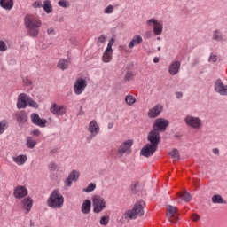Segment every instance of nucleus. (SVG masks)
<instances>
[{"label":"nucleus","mask_w":227,"mask_h":227,"mask_svg":"<svg viewBox=\"0 0 227 227\" xmlns=\"http://www.w3.org/2000/svg\"><path fill=\"white\" fill-rule=\"evenodd\" d=\"M13 196L16 200H22L27 196V188L22 185L16 186L13 191Z\"/></svg>","instance_id":"16"},{"label":"nucleus","mask_w":227,"mask_h":227,"mask_svg":"<svg viewBox=\"0 0 227 227\" xmlns=\"http://www.w3.org/2000/svg\"><path fill=\"white\" fill-rule=\"evenodd\" d=\"M183 96L182 92H176V98H182Z\"/></svg>","instance_id":"53"},{"label":"nucleus","mask_w":227,"mask_h":227,"mask_svg":"<svg viewBox=\"0 0 227 227\" xmlns=\"http://www.w3.org/2000/svg\"><path fill=\"white\" fill-rule=\"evenodd\" d=\"M32 134H33L34 136H40V130H34V131L32 132Z\"/></svg>","instance_id":"54"},{"label":"nucleus","mask_w":227,"mask_h":227,"mask_svg":"<svg viewBox=\"0 0 227 227\" xmlns=\"http://www.w3.org/2000/svg\"><path fill=\"white\" fill-rule=\"evenodd\" d=\"M192 221H200V215H192Z\"/></svg>","instance_id":"49"},{"label":"nucleus","mask_w":227,"mask_h":227,"mask_svg":"<svg viewBox=\"0 0 227 227\" xmlns=\"http://www.w3.org/2000/svg\"><path fill=\"white\" fill-rule=\"evenodd\" d=\"M136 75L132 71H129L125 74V80L126 81H131V79Z\"/></svg>","instance_id":"46"},{"label":"nucleus","mask_w":227,"mask_h":227,"mask_svg":"<svg viewBox=\"0 0 227 227\" xmlns=\"http://www.w3.org/2000/svg\"><path fill=\"white\" fill-rule=\"evenodd\" d=\"M215 91L216 93H219V95L226 96L227 95V85H224L223 83V81L221 79H218L215 82Z\"/></svg>","instance_id":"17"},{"label":"nucleus","mask_w":227,"mask_h":227,"mask_svg":"<svg viewBox=\"0 0 227 227\" xmlns=\"http://www.w3.org/2000/svg\"><path fill=\"white\" fill-rule=\"evenodd\" d=\"M145 201H137L135 203L132 209L127 210L123 214V217L126 221H132L137 219V217H143V215H145Z\"/></svg>","instance_id":"2"},{"label":"nucleus","mask_w":227,"mask_h":227,"mask_svg":"<svg viewBox=\"0 0 227 227\" xmlns=\"http://www.w3.org/2000/svg\"><path fill=\"white\" fill-rule=\"evenodd\" d=\"M88 86V82L82 78H78L74 84V92L75 95H82Z\"/></svg>","instance_id":"10"},{"label":"nucleus","mask_w":227,"mask_h":227,"mask_svg":"<svg viewBox=\"0 0 227 227\" xmlns=\"http://www.w3.org/2000/svg\"><path fill=\"white\" fill-rule=\"evenodd\" d=\"M147 145H152L156 148H159V143H160V133L155 129L151 130L147 135Z\"/></svg>","instance_id":"9"},{"label":"nucleus","mask_w":227,"mask_h":227,"mask_svg":"<svg viewBox=\"0 0 227 227\" xmlns=\"http://www.w3.org/2000/svg\"><path fill=\"white\" fill-rule=\"evenodd\" d=\"M169 156L174 159V160H180V152H178V149H173L169 153Z\"/></svg>","instance_id":"36"},{"label":"nucleus","mask_w":227,"mask_h":227,"mask_svg":"<svg viewBox=\"0 0 227 227\" xmlns=\"http://www.w3.org/2000/svg\"><path fill=\"white\" fill-rule=\"evenodd\" d=\"M8 127H10L8 121L6 120L0 121V136H2V134H4V132L8 130Z\"/></svg>","instance_id":"30"},{"label":"nucleus","mask_w":227,"mask_h":227,"mask_svg":"<svg viewBox=\"0 0 227 227\" xmlns=\"http://www.w3.org/2000/svg\"><path fill=\"white\" fill-rule=\"evenodd\" d=\"M184 122L186 123V125H188V127L196 129H201V127L203 126L201 119H200L199 117H194L192 115H187L184 118Z\"/></svg>","instance_id":"8"},{"label":"nucleus","mask_w":227,"mask_h":227,"mask_svg":"<svg viewBox=\"0 0 227 227\" xmlns=\"http://www.w3.org/2000/svg\"><path fill=\"white\" fill-rule=\"evenodd\" d=\"M25 27L29 36L36 37L40 35L39 27H42V20L33 14H27L24 18Z\"/></svg>","instance_id":"1"},{"label":"nucleus","mask_w":227,"mask_h":227,"mask_svg":"<svg viewBox=\"0 0 227 227\" xmlns=\"http://www.w3.org/2000/svg\"><path fill=\"white\" fill-rule=\"evenodd\" d=\"M157 148L151 144H146L140 151V155L143 157H152L155 152H157Z\"/></svg>","instance_id":"14"},{"label":"nucleus","mask_w":227,"mask_h":227,"mask_svg":"<svg viewBox=\"0 0 227 227\" xmlns=\"http://www.w3.org/2000/svg\"><path fill=\"white\" fill-rule=\"evenodd\" d=\"M114 12V6L113 5H108L106 8L104 9V13L106 15H111Z\"/></svg>","instance_id":"43"},{"label":"nucleus","mask_w":227,"mask_h":227,"mask_svg":"<svg viewBox=\"0 0 227 227\" xmlns=\"http://www.w3.org/2000/svg\"><path fill=\"white\" fill-rule=\"evenodd\" d=\"M27 106H29V107H34V109H38L40 106L36 101L33 100L31 97L28 96V101L27 103Z\"/></svg>","instance_id":"37"},{"label":"nucleus","mask_w":227,"mask_h":227,"mask_svg":"<svg viewBox=\"0 0 227 227\" xmlns=\"http://www.w3.org/2000/svg\"><path fill=\"white\" fill-rule=\"evenodd\" d=\"M153 62H154V63H159V58H158V57L154 58V59H153Z\"/></svg>","instance_id":"57"},{"label":"nucleus","mask_w":227,"mask_h":227,"mask_svg":"<svg viewBox=\"0 0 227 227\" xmlns=\"http://www.w3.org/2000/svg\"><path fill=\"white\" fill-rule=\"evenodd\" d=\"M99 223L102 226H107L109 224V216H102Z\"/></svg>","instance_id":"44"},{"label":"nucleus","mask_w":227,"mask_h":227,"mask_svg":"<svg viewBox=\"0 0 227 227\" xmlns=\"http://www.w3.org/2000/svg\"><path fill=\"white\" fill-rule=\"evenodd\" d=\"M158 51H160V47H158Z\"/></svg>","instance_id":"59"},{"label":"nucleus","mask_w":227,"mask_h":227,"mask_svg":"<svg viewBox=\"0 0 227 227\" xmlns=\"http://www.w3.org/2000/svg\"><path fill=\"white\" fill-rule=\"evenodd\" d=\"M96 136H93V134H90V136H89L87 137V143H91V139H93Z\"/></svg>","instance_id":"50"},{"label":"nucleus","mask_w":227,"mask_h":227,"mask_svg":"<svg viewBox=\"0 0 227 227\" xmlns=\"http://www.w3.org/2000/svg\"><path fill=\"white\" fill-rule=\"evenodd\" d=\"M81 210L82 214H89L90 212H91V200H86L85 201H83L81 207Z\"/></svg>","instance_id":"27"},{"label":"nucleus","mask_w":227,"mask_h":227,"mask_svg":"<svg viewBox=\"0 0 227 227\" xmlns=\"http://www.w3.org/2000/svg\"><path fill=\"white\" fill-rule=\"evenodd\" d=\"M79 171L73 170L65 181L66 187H72V182H77V180H79Z\"/></svg>","instance_id":"21"},{"label":"nucleus","mask_w":227,"mask_h":227,"mask_svg":"<svg viewBox=\"0 0 227 227\" xmlns=\"http://www.w3.org/2000/svg\"><path fill=\"white\" fill-rule=\"evenodd\" d=\"M114 38H111L108 42L107 47L105 50V52L103 53L102 56V61L103 63H111V61L113 60V45H114Z\"/></svg>","instance_id":"6"},{"label":"nucleus","mask_w":227,"mask_h":227,"mask_svg":"<svg viewBox=\"0 0 227 227\" xmlns=\"http://www.w3.org/2000/svg\"><path fill=\"white\" fill-rule=\"evenodd\" d=\"M132 145H134L132 140H125L122 142L117 150V155L119 157H123L125 153L130 155V153H132Z\"/></svg>","instance_id":"5"},{"label":"nucleus","mask_w":227,"mask_h":227,"mask_svg":"<svg viewBox=\"0 0 227 227\" xmlns=\"http://www.w3.org/2000/svg\"><path fill=\"white\" fill-rule=\"evenodd\" d=\"M95 189H97V184L90 183V184H89L87 188L83 189V192H93V191H95Z\"/></svg>","instance_id":"39"},{"label":"nucleus","mask_w":227,"mask_h":227,"mask_svg":"<svg viewBox=\"0 0 227 227\" xmlns=\"http://www.w3.org/2000/svg\"><path fill=\"white\" fill-rule=\"evenodd\" d=\"M143 43V37L141 35H134L131 41L129 43V49H134L136 45Z\"/></svg>","instance_id":"24"},{"label":"nucleus","mask_w":227,"mask_h":227,"mask_svg":"<svg viewBox=\"0 0 227 227\" xmlns=\"http://www.w3.org/2000/svg\"><path fill=\"white\" fill-rule=\"evenodd\" d=\"M147 26H153V33L157 36H160L162 35V31L164 29V27L162 23L159 22L157 19L152 18L146 21Z\"/></svg>","instance_id":"11"},{"label":"nucleus","mask_w":227,"mask_h":227,"mask_svg":"<svg viewBox=\"0 0 227 227\" xmlns=\"http://www.w3.org/2000/svg\"><path fill=\"white\" fill-rule=\"evenodd\" d=\"M50 171H58L59 168L58 167V164L54 161H51L48 166Z\"/></svg>","instance_id":"42"},{"label":"nucleus","mask_w":227,"mask_h":227,"mask_svg":"<svg viewBox=\"0 0 227 227\" xmlns=\"http://www.w3.org/2000/svg\"><path fill=\"white\" fill-rule=\"evenodd\" d=\"M169 125V121L162 118L156 119L153 124V130L156 132H164L168 126Z\"/></svg>","instance_id":"12"},{"label":"nucleus","mask_w":227,"mask_h":227,"mask_svg":"<svg viewBox=\"0 0 227 227\" xmlns=\"http://www.w3.org/2000/svg\"><path fill=\"white\" fill-rule=\"evenodd\" d=\"M30 118L32 123L37 127H41V129H43L47 125V120L40 118V115H38L36 113L32 114Z\"/></svg>","instance_id":"15"},{"label":"nucleus","mask_w":227,"mask_h":227,"mask_svg":"<svg viewBox=\"0 0 227 227\" xmlns=\"http://www.w3.org/2000/svg\"><path fill=\"white\" fill-rule=\"evenodd\" d=\"M43 8L45 12L52 13V4H51V0H44Z\"/></svg>","instance_id":"32"},{"label":"nucleus","mask_w":227,"mask_h":227,"mask_svg":"<svg viewBox=\"0 0 227 227\" xmlns=\"http://www.w3.org/2000/svg\"><path fill=\"white\" fill-rule=\"evenodd\" d=\"M68 67H70L69 60L62 59L58 62V68H59L60 70H67V68H68Z\"/></svg>","instance_id":"29"},{"label":"nucleus","mask_w":227,"mask_h":227,"mask_svg":"<svg viewBox=\"0 0 227 227\" xmlns=\"http://www.w3.org/2000/svg\"><path fill=\"white\" fill-rule=\"evenodd\" d=\"M50 112L56 116H63V114H67V106H59L56 103L51 104L50 107Z\"/></svg>","instance_id":"13"},{"label":"nucleus","mask_w":227,"mask_h":227,"mask_svg":"<svg viewBox=\"0 0 227 227\" xmlns=\"http://www.w3.org/2000/svg\"><path fill=\"white\" fill-rule=\"evenodd\" d=\"M114 127V123H113V122L108 123L109 129H113Z\"/></svg>","instance_id":"56"},{"label":"nucleus","mask_w":227,"mask_h":227,"mask_svg":"<svg viewBox=\"0 0 227 227\" xmlns=\"http://www.w3.org/2000/svg\"><path fill=\"white\" fill-rule=\"evenodd\" d=\"M13 0H0V6L4 10H12L13 8Z\"/></svg>","instance_id":"26"},{"label":"nucleus","mask_w":227,"mask_h":227,"mask_svg":"<svg viewBox=\"0 0 227 227\" xmlns=\"http://www.w3.org/2000/svg\"><path fill=\"white\" fill-rule=\"evenodd\" d=\"M125 102L128 106H134L136 102V98L130 94L125 97Z\"/></svg>","instance_id":"35"},{"label":"nucleus","mask_w":227,"mask_h":227,"mask_svg":"<svg viewBox=\"0 0 227 227\" xmlns=\"http://www.w3.org/2000/svg\"><path fill=\"white\" fill-rule=\"evenodd\" d=\"M26 145L27 148L33 149L35 146H36V140L33 139L31 137H27Z\"/></svg>","instance_id":"34"},{"label":"nucleus","mask_w":227,"mask_h":227,"mask_svg":"<svg viewBox=\"0 0 227 227\" xmlns=\"http://www.w3.org/2000/svg\"><path fill=\"white\" fill-rule=\"evenodd\" d=\"M51 153H54V151H51Z\"/></svg>","instance_id":"60"},{"label":"nucleus","mask_w":227,"mask_h":227,"mask_svg":"<svg viewBox=\"0 0 227 227\" xmlns=\"http://www.w3.org/2000/svg\"><path fill=\"white\" fill-rule=\"evenodd\" d=\"M47 34L48 35H54V28L51 27L47 29Z\"/></svg>","instance_id":"51"},{"label":"nucleus","mask_w":227,"mask_h":227,"mask_svg":"<svg viewBox=\"0 0 227 227\" xmlns=\"http://www.w3.org/2000/svg\"><path fill=\"white\" fill-rule=\"evenodd\" d=\"M65 203V197L59 190H54L47 200V205L51 208H62Z\"/></svg>","instance_id":"3"},{"label":"nucleus","mask_w":227,"mask_h":227,"mask_svg":"<svg viewBox=\"0 0 227 227\" xmlns=\"http://www.w3.org/2000/svg\"><path fill=\"white\" fill-rule=\"evenodd\" d=\"M102 43H106V35H102L98 38V45H100Z\"/></svg>","instance_id":"47"},{"label":"nucleus","mask_w":227,"mask_h":227,"mask_svg":"<svg viewBox=\"0 0 227 227\" xmlns=\"http://www.w3.org/2000/svg\"><path fill=\"white\" fill-rule=\"evenodd\" d=\"M32 8H43V4H42V1L41 0H37L35 1L34 3H32Z\"/></svg>","instance_id":"45"},{"label":"nucleus","mask_w":227,"mask_h":227,"mask_svg":"<svg viewBox=\"0 0 227 227\" xmlns=\"http://www.w3.org/2000/svg\"><path fill=\"white\" fill-rule=\"evenodd\" d=\"M30 225L35 226V223H33V221H30Z\"/></svg>","instance_id":"58"},{"label":"nucleus","mask_w":227,"mask_h":227,"mask_svg":"<svg viewBox=\"0 0 227 227\" xmlns=\"http://www.w3.org/2000/svg\"><path fill=\"white\" fill-rule=\"evenodd\" d=\"M151 36H152V33L146 32L145 35V36H144V38L148 39V38H150Z\"/></svg>","instance_id":"52"},{"label":"nucleus","mask_w":227,"mask_h":227,"mask_svg":"<svg viewBox=\"0 0 227 227\" xmlns=\"http://www.w3.org/2000/svg\"><path fill=\"white\" fill-rule=\"evenodd\" d=\"M162 111H164L162 105H156L154 107L149 109L147 116L148 118H157L158 116H160Z\"/></svg>","instance_id":"19"},{"label":"nucleus","mask_w":227,"mask_h":227,"mask_svg":"<svg viewBox=\"0 0 227 227\" xmlns=\"http://www.w3.org/2000/svg\"><path fill=\"white\" fill-rule=\"evenodd\" d=\"M59 6H60L61 8H70V2L67 1V0H59L58 2Z\"/></svg>","instance_id":"40"},{"label":"nucleus","mask_w":227,"mask_h":227,"mask_svg":"<svg viewBox=\"0 0 227 227\" xmlns=\"http://www.w3.org/2000/svg\"><path fill=\"white\" fill-rule=\"evenodd\" d=\"M178 196L183 201H186V203H189V201H191V193L188 192H180L178 193Z\"/></svg>","instance_id":"31"},{"label":"nucleus","mask_w":227,"mask_h":227,"mask_svg":"<svg viewBox=\"0 0 227 227\" xmlns=\"http://www.w3.org/2000/svg\"><path fill=\"white\" fill-rule=\"evenodd\" d=\"M180 214L178 213V208L175 206L168 205L167 206V217L170 223L176 224L178 223V217Z\"/></svg>","instance_id":"7"},{"label":"nucleus","mask_w":227,"mask_h":227,"mask_svg":"<svg viewBox=\"0 0 227 227\" xmlns=\"http://www.w3.org/2000/svg\"><path fill=\"white\" fill-rule=\"evenodd\" d=\"M8 51V45L3 40H0V52H6Z\"/></svg>","instance_id":"41"},{"label":"nucleus","mask_w":227,"mask_h":227,"mask_svg":"<svg viewBox=\"0 0 227 227\" xmlns=\"http://www.w3.org/2000/svg\"><path fill=\"white\" fill-rule=\"evenodd\" d=\"M17 121L19 123H26L27 121V115L24 112H20L17 114Z\"/></svg>","instance_id":"33"},{"label":"nucleus","mask_w":227,"mask_h":227,"mask_svg":"<svg viewBox=\"0 0 227 227\" xmlns=\"http://www.w3.org/2000/svg\"><path fill=\"white\" fill-rule=\"evenodd\" d=\"M93 212L95 214H100V212L106 210V200L98 195H95L92 198Z\"/></svg>","instance_id":"4"},{"label":"nucleus","mask_w":227,"mask_h":227,"mask_svg":"<svg viewBox=\"0 0 227 227\" xmlns=\"http://www.w3.org/2000/svg\"><path fill=\"white\" fill-rule=\"evenodd\" d=\"M21 205L22 207L26 209V214H29V212H31V208H33V199L30 197L23 199Z\"/></svg>","instance_id":"23"},{"label":"nucleus","mask_w":227,"mask_h":227,"mask_svg":"<svg viewBox=\"0 0 227 227\" xmlns=\"http://www.w3.org/2000/svg\"><path fill=\"white\" fill-rule=\"evenodd\" d=\"M29 100V96L26 93H21L18 97L17 108L26 109L27 107V101Z\"/></svg>","instance_id":"18"},{"label":"nucleus","mask_w":227,"mask_h":227,"mask_svg":"<svg viewBox=\"0 0 227 227\" xmlns=\"http://www.w3.org/2000/svg\"><path fill=\"white\" fill-rule=\"evenodd\" d=\"M12 160L18 166H24V164H26V161L27 160V156H26L24 154H20L16 157H13Z\"/></svg>","instance_id":"25"},{"label":"nucleus","mask_w":227,"mask_h":227,"mask_svg":"<svg viewBox=\"0 0 227 227\" xmlns=\"http://www.w3.org/2000/svg\"><path fill=\"white\" fill-rule=\"evenodd\" d=\"M213 39L216 40L217 42H221V40H223V35L219 30L214 31Z\"/></svg>","instance_id":"38"},{"label":"nucleus","mask_w":227,"mask_h":227,"mask_svg":"<svg viewBox=\"0 0 227 227\" xmlns=\"http://www.w3.org/2000/svg\"><path fill=\"white\" fill-rule=\"evenodd\" d=\"M88 132L92 134V136H97L98 134H100V125H98V122L97 120H92L87 128Z\"/></svg>","instance_id":"20"},{"label":"nucleus","mask_w":227,"mask_h":227,"mask_svg":"<svg viewBox=\"0 0 227 227\" xmlns=\"http://www.w3.org/2000/svg\"><path fill=\"white\" fill-rule=\"evenodd\" d=\"M211 201L215 205H226V200L223 198V196L219 194L214 195L211 199Z\"/></svg>","instance_id":"28"},{"label":"nucleus","mask_w":227,"mask_h":227,"mask_svg":"<svg viewBox=\"0 0 227 227\" xmlns=\"http://www.w3.org/2000/svg\"><path fill=\"white\" fill-rule=\"evenodd\" d=\"M208 61L209 63H215L217 61V55L211 53Z\"/></svg>","instance_id":"48"},{"label":"nucleus","mask_w":227,"mask_h":227,"mask_svg":"<svg viewBox=\"0 0 227 227\" xmlns=\"http://www.w3.org/2000/svg\"><path fill=\"white\" fill-rule=\"evenodd\" d=\"M213 153H215V155H219V149L217 148L213 149Z\"/></svg>","instance_id":"55"},{"label":"nucleus","mask_w":227,"mask_h":227,"mask_svg":"<svg viewBox=\"0 0 227 227\" xmlns=\"http://www.w3.org/2000/svg\"><path fill=\"white\" fill-rule=\"evenodd\" d=\"M180 67H182V63L180 61H173L168 67V73L170 75H176V74L180 72Z\"/></svg>","instance_id":"22"}]
</instances>
